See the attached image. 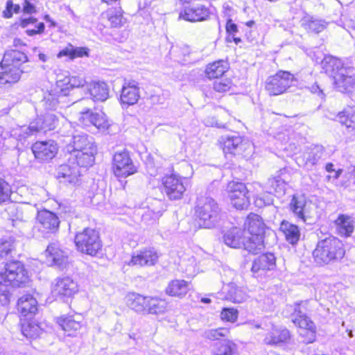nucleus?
Masks as SVG:
<instances>
[{
	"label": "nucleus",
	"instance_id": "obj_1",
	"mask_svg": "<svg viewBox=\"0 0 355 355\" xmlns=\"http://www.w3.org/2000/svg\"><path fill=\"white\" fill-rule=\"evenodd\" d=\"M323 72L329 76L334 85L347 92H355V69L346 67L339 58L327 55L320 62Z\"/></svg>",
	"mask_w": 355,
	"mask_h": 355
},
{
	"label": "nucleus",
	"instance_id": "obj_2",
	"mask_svg": "<svg viewBox=\"0 0 355 355\" xmlns=\"http://www.w3.org/2000/svg\"><path fill=\"white\" fill-rule=\"evenodd\" d=\"M27 55L22 51L12 49L6 51L0 62V83L13 85L18 83L24 72L23 65L28 62Z\"/></svg>",
	"mask_w": 355,
	"mask_h": 355
},
{
	"label": "nucleus",
	"instance_id": "obj_3",
	"mask_svg": "<svg viewBox=\"0 0 355 355\" xmlns=\"http://www.w3.org/2000/svg\"><path fill=\"white\" fill-rule=\"evenodd\" d=\"M312 254L317 265L326 266L340 262L345 257V250L340 240L329 236L318 241Z\"/></svg>",
	"mask_w": 355,
	"mask_h": 355
},
{
	"label": "nucleus",
	"instance_id": "obj_4",
	"mask_svg": "<svg viewBox=\"0 0 355 355\" xmlns=\"http://www.w3.org/2000/svg\"><path fill=\"white\" fill-rule=\"evenodd\" d=\"M195 212L199 225L204 228L214 227L220 218V209L217 202L209 196L198 198Z\"/></svg>",
	"mask_w": 355,
	"mask_h": 355
},
{
	"label": "nucleus",
	"instance_id": "obj_5",
	"mask_svg": "<svg viewBox=\"0 0 355 355\" xmlns=\"http://www.w3.org/2000/svg\"><path fill=\"white\" fill-rule=\"evenodd\" d=\"M295 81L296 78L291 71L278 70L266 78L264 89L270 96H279L286 93Z\"/></svg>",
	"mask_w": 355,
	"mask_h": 355
},
{
	"label": "nucleus",
	"instance_id": "obj_6",
	"mask_svg": "<svg viewBox=\"0 0 355 355\" xmlns=\"http://www.w3.org/2000/svg\"><path fill=\"white\" fill-rule=\"evenodd\" d=\"M311 311L309 301L305 300L286 306L284 311L286 313H290L287 316L299 329H308V328L313 329L316 327L315 323L308 316V313Z\"/></svg>",
	"mask_w": 355,
	"mask_h": 355
},
{
	"label": "nucleus",
	"instance_id": "obj_7",
	"mask_svg": "<svg viewBox=\"0 0 355 355\" xmlns=\"http://www.w3.org/2000/svg\"><path fill=\"white\" fill-rule=\"evenodd\" d=\"M75 243L79 251L91 256L96 255L102 249L99 234L92 228H85L78 233L75 237Z\"/></svg>",
	"mask_w": 355,
	"mask_h": 355
},
{
	"label": "nucleus",
	"instance_id": "obj_8",
	"mask_svg": "<svg viewBox=\"0 0 355 355\" xmlns=\"http://www.w3.org/2000/svg\"><path fill=\"white\" fill-rule=\"evenodd\" d=\"M5 269V272L0 274V279L4 282L20 287L28 281V272L21 262L10 260L6 263Z\"/></svg>",
	"mask_w": 355,
	"mask_h": 355
},
{
	"label": "nucleus",
	"instance_id": "obj_9",
	"mask_svg": "<svg viewBox=\"0 0 355 355\" xmlns=\"http://www.w3.org/2000/svg\"><path fill=\"white\" fill-rule=\"evenodd\" d=\"M232 205L237 209H245L250 205L248 190L245 184L237 181L230 182L226 188Z\"/></svg>",
	"mask_w": 355,
	"mask_h": 355
},
{
	"label": "nucleus",
	"instance_id": "obj_10",
	"mask_svg": "<svg viewBox=\"0 0 355 355\" xmlns=\"http://www.w3.org/2000/svg\"><path fill=\"white\" fill-rule=\"evenodd\" d=\"M212 12L210 8L204 4L188 6L178 13V19L186 21L196 23L205 21L210 19Z\"/></svg>",
	"mask_w": 355,
	"mask_h": 355
},
{
	"label": "nucleus",
	"instance_id": "obj_11",
	"mask_svg": "<svg viewBox=\"0 0 355 355\" xmlns=\"http://www.w3.org/2000/svg\"><path fill=\"white\" fill-rule=\"evenodd\" d=\"M78 121L85 127L94 125L98 129L105 130L110 126V121L103 112L87 109L80 113Z\"/></svg>",
	"mask_w": 355,
	"mask_h": 355
},
{
	"label": "nucleus",
	"instance_id": "obj_12",
	"mask_svg": "<svg viewBox=\"0 0 355 355\" xmlns=\"http://www.w3.org/2000/svg\"><path fill=\"white\" fill-rule=\"evenodd\" d=\"M45 255L46 261L51 266L56 267L59 270H64L69 263L67 252L61 249L60 245L57 243H52L48 245L45 251Z\"/></svg>",
	"mask_w": 355,
	"mask_h": 355
},
{
	"label": "nucleus",
	"instance_id": "obj_13",
	"mask_svg": "<svg viewBox=\"0 0 355 355\" xmlns=\"http://www.w3.org/2000/svg\"><path fill=\"white\" fill-rule=\"evenodd\" d=\"M164 192L171 200H177L182 198L186 187L182 178L176 174L166 175L162 179Z\"/></svg>",
	"mask_w": 355,
	"mask_h": 355
},
{
	"label": "nucleus",
	"instance_id": "obj_14",
	"mask_svg": "<svg viewBox=\"0 0 355 355\" xmlns=\"http://www.w3.org/2000/svg\"><path fill=\"white\" fill-rule=\"evenodd\" d=\"M81 174L82 172L77 166L69 162L59 166L57 178L62 184L75 187L80 183Z\"/></svg>",
	"mask_w": 355,
	"mask_h": 355
},
{
	"label": "nucleus",
	"instance_id": "obj_15",
	"mask_svg": "<svg viewBox=\"0 0 355 355\" xmlns=\"http://www.w3.org/2000/svg\"><path fill=\"white\" fill-rule=\"evenodd\" d=\"M52 293L61 299L71 297L78 291L77 283L69 277H58L55 280Z\"/></svg>",
	"mask_w": 355,
	"mask_h": 355
},
{
	"label": "nucleus",
	"instance_id": "obj_16",
	"mask_svg": "<svg viewBox=\"0 0 355 355\" xmlns=\"http://www.w3.org/2000/svg\"><path fill=\"white\" fill-rule=\"evenodd\" d=\"M37 220L40 225V231L44 234L55 233L58 231L60 223L58 216L55 213L46 209L37 212Z\"/></svg>",
	"mask_w": 355,
	"mask_h": 355
},
{
	"label": "nucleus",
	"instance_id": "obj_17",
	"mask_svg": "<svg viewBox=\"0 0 355 355\" xmlns=\"http://www.w3.org/2000/svg\"><path fill=\"white\" fill-rule=\"evenodd\" d=\"M230 69V64L227 60L219 59L206 64L204 75L209 80H218L225 77Z\"/></svg>",
	"mask_w": 355,
	"mask_h": 355
},
{
	"label": "nucleus",
	"instance_id": "obj_18",
	"mask_svg": "<svg viewBox=\"0 0 355 355\" xmlns=\"http://www.w3.org/2000/svg\"><path fill=\"white\" fill-rule=\"evenodd\" d=\"M17 310L21 317L32 318L38 311L37 300L31 294H26L18 299Z\"/></svg>",
	"mask_w": 355,
	"mask_h": 355
},
{
	"label": "nucleus",
	"instance_id": "obj_19",
	"mask_svg": "<svg viewBox=\"0 0 355 355\" xmlns=\"http://www.w3.org/2000/svg\"><path fill=\"white\" fill-rule=\"evenodd\" d=\"M113 169L114 175L117 177H128L137 171L130 157H114Z\"/></svg>",
	"mask_w": 355,
	"mask_h": 355
},
{
	"label": "nucleus",
	"instance_id": "obj_20",
	"mask_svg": "<svg viewBox=\"0 0 355 355\" xmlns=\"http://www.w3.org/2000/svg\"><path fill=\"white\" fill-rule=\"evenodd\" d=\"M158 260L157 252L152 248L140 250L137 254L132 256L129 265L137 266H154Z\"/></svg>",
	"mask_w": 355,
	"mask_h": 355
},
{
	"label": "nucleus",
	"instance_id": "obj_21",
	"mask_svg": "<svg viewBox=\"0 0 355 355\" xmlns=\"http://www.w3.org/2000/svg\"><path fill=\"white\" fill-rule=\"evenodd\" d=\"M140 98L139 87L130 82L125 83L121 91L120 103L130 106L136 104Z\"/></svg>",
	"mask_w": 355,
	"mask_h": 355
},
{
	"label": "nucleus",
	"instance_id": "obj_22",
	"mask_svg": "<svg viewBox=\"0 0 355 355\" xmlns=\"http://www.w3.org/2000/svg\"><path fill=\"white\" fill-rule=\"evenodd\" d=\"M246 234L245 230L234 227L224 234L223 241L227 246L233 248H241L247 237Z\"/></svg>",
	"mask_w": 355,
	"mask_h": 355
},
{
	"label": "nucleus",
	"instance_id": "obj_23",
	"mask_svg": "<svg viewBox=\"0 0 355 355\" xmlns=\"http://www.w3.org/2000/svg\"><path fill=\"white\" fill-rule=\"evenodd\" d=\"M244 225L250 235L264 237L266 226L259 215L250 214L246 218Z\"/></svg>",
	"mask_w": 355,
	"mask_h": 355
},
{
	"label": "nucleus",
	"instance_id": "obj_24",
	"mask_svg": "<svg viewBox=\"0 0 355 355\" xmlns=\"http://www.w3.org/2000/svg\"><path fill=\"white\" fill-rule=\"evenodd\" d=\"M328 23L323 19L306 15L301 19V26L309 33L319 34L327 27Z\"/></svg>",
	"mask_w": 355,
	"mask_h": 355
},
{
	"label": "nucleus",
	"instance_id": "obj_25",
	"mask_svg": "<svg viewBox=\"0 0 355 355\" xmlns=\"http://www.w3.org/2000/svg\"><path fill=\"white\" fill-rule=\"evenodd\" d=\"M276 259L273 254L266 253L260 255L254 259L251 270L253 273L261 270H271L275 268Z\"/></svg>",
	"mask_w": 355,
	"mask_h": 355
},
{
	"label": "nucleus",
	"instance_id": "obj_26",
	"mask_svg": "<svg viewBox=\"0 0 355 355\" xmlns=\"http://www.w3.org/2000/svg\"><path fill=\"white\" fill-rule=\"evenodd\" d=\"M88 92L94 101H105L109 98V87L105 82L93 81L90 83Z\"/></svg>",
	"mask_w": 355,
	"mask_h": 355
},
{
	"label": "nucleus",
	"instance_id": "obj_27",
	"mask_svg": "<svg viewBox=\"0 0 355 355\" xmlns=\"http://www.w3.org/2000/svg\"><path fill=\"white\" fill-rule=\"evenodd\" d=\"M32 150L34 155H55L58 146L53 140L39 141L33 144Z\"/></svg>",
	"mask_w": 355,
	"mask_h": 355
},
{
	"label": "nucleus",
	"instance_id": "obj_28",
	"mask_svg": "<svg viewBox=\"0 0 355 355\" xmlns=\"http://www.w3.org/2000/svg\"><path fill=\"white\" fill-rule=\"evenodd\" d=\"M148 296L130 293L126 296V304L139 313L146 314Z\"/></svg>",
	"mask_w": 355,
	"mask_h": 355
},
{
	"label": "nucleus",
	"instance_id": "obj_29",
	"mask_svg": "<svg viewBox=\"0 0 355 355\" xmlns=\"http://www.w3.org/2000/svg\"><path fill=\"white\" fill-rule=\"evenodd\" d=\"M243 137L240 136H234L231 137L222 138L218 145L224 154H236L238 149H241L243 146Z\"/></svg>",
	"mask_w": 355,
	"mask_h": 355
},
{
	"label": "nucleus",
	"instance_id": "obj_30",
	"mask_svg": "<svg viewBox=\"0 0 355 355\" xmlns=\"http://www.w3.org/2000/svg\"><path fill=\"white\" fill-rule=\"evenodd\" d=\"M279 230L283 233L286 241L293 245L300 240V231L296 225L283 220L280 224Z\"/></svg>",
	"mask_w": 355,
	"mask_h": 355
},
{
	"label": "nucleus",
	"instance_id": "obj_31",
	"mask_svg": "<svg viewBox=\"0 0 355 355\" xmlns=\"http://www.w3.org/2000/svg\"><path fill=\"white\" fill-rule=\"evenodd\" d=\"M336 230L341 236L349 237L354 230V221L352 217L340 214L335 220Z\"/></svg>",
	"mask_w": 355,
	"mask_h": 355
},
{
	"label": "nucleus",
	"instance_id": "obj_32",
	"mask_svg": "<svg viewBox=\"0 0 355 355\" xmlns=\"http://www.w3.org/2000/svg\"><path fill=\"white\" fill-rule=\"evenodd\" d=\"M285 187V181L281 178L279 171L276 175L269 178L263 187L268 193H275L279 195L284 193Z\"/></svg>",
	"mask_w": 355,
	"mask_h": 355
},
{
	"label": "nucleus",
	"instance_id": "obj_33",
	"mask_svg": "<svg viewBox=\"0 0 355 355\" xmlns=\"http://www.w3.org/2000/svg\"><path fill=\"white\" fill-rule=\"evenodd\" d=\"M189 291L188 282L182 279H175L169 282L166 288L167 295L173 297H182Z\"/></svg>",
	"mask_w": 355,
	"mask_h": 355
},
{
	"label": "nucleus",
	"instance_id": "obj_34",
	"mask_svg": "<svg viewBox=\"0 0 355 355\" xmlns=\"http://www.w3.org/2000/svg\"><path fill=\"white\" fill-rule=\"evenodd\" d=\"M264 237L250 235L243 241L242 248L252 254H258L265 248Z\"/></svg>",
	"mask_w": 355,
	"mask_h": 355
},
{
	"label": "nucleus",
	"instance_id": "obj_35",
	"mask_svg": "<svg viewBox=\"0 0 355 355\" xmlns=\"http://www.w3.org/2000/svg\"><path fill=\"white\" fill-rule=\"evenodd\" d=\"M105 13L111 28L121 27L125 21L123 17L124 12L121 6L107 9Z\"/></svg>",
	"mask_w": 355,
	"mask_h": 355
},
{
	"label": "nucleus",
	"instance_id": "obj_36",
	"mask_svg": "<svg viewBox=\"0 0 355 355\" xmlns=\"http://www.w3.org/2000/svg\"><path fill=\"white\" fill-rule=\"evenodd\" d=\"M336 118L338 121L347 128L355 129V108L347 107L339 112Z\"/></svg>",
	"mask_w": 355,
	"mask_h": 355
},
{
	"label": "nucleus",
	"instance_id": "obj_37",
	"mask_svg": "<svg viewBox=\"0 0 355 355\" xmlns=\"http://www.w3.org/2000/svg\"><path fill=\"white\" fill-rule=\"evenodd\" d=\"M58 323L64 331L68 333V336H73L81 327L80 322L73 316L61 317L58 320Z\"/></svg>",
	"mask_w": 355,
	"mask_h": 355
},
{
	"label": "nucleus",
	"instance_id": "obj_38",
	"mask_svg": "<svg viewBox=\"0 0 355 355\" xmlns=\"http://www.w3.org/2000/svg\"><path fill=\"white\" fill-rule=\"evenodd\" d=\"M166 309L165 300L148 296L146 314H160L164 313Z\"/></svg>",
	"mask_w": 355,
	"mask_h": 355
},
{
	"label": "nucleus",
	"instance_id": "obj_39",
	"mask_svg": "<svg viewBox=\"0 0 355 355\" xmlns=\"http://www.w3.org/2000/svg\"><path fill=\"white\" fill-rule=\"evenodd\" d=\"M215 347V355H234L236 351V345L230 340H220Z\"/></svg>",
	"mask_w": 355,
	"mask_h": 355
},
{
	"label": "nucleus",
	"instance_id": "obj_40",
	"mask_svg": "<svg viewBox=\"0 0 355 355\" xmlns=\"http://www.w3.org/2000/svg\"><path fill=\"white\" fill-rule=\"evenodd\" d=\"M235 85L230 78H220L216 80L213 83V89L215 92L225 95V94L230 92Z\"/></svg>",
	"mask_w": 355,
	"mask_h": 355
},
{
	"label": "nucleus",
	"instance_id": "obj_41",
	"mask_svg": "<svg viewBox=\"0 0 355 355\" xmlns=\"http://www.w3.org/2000/svg\"><path fill=\"white\" fill-rule=\"evenodd\" d=\"M229 289L226 294V299L234 303H242L245 302L248 295L241 288L235 285L228 286Z\"/></svg>",
	"mask_w": 355,
	"mask_h": 355
},
{
	"label": "nucleus",
	"instance_id": "obj_42",
	"mask_svg": "<svg viewBox=\"0 0 355 355\" xmlns=\"http://www.w3.org/2000/svg\"><path fill=\"white\" fill-rule=\"evenodd\" d=\"M290 338V332L288 329H284L280 331L272 332L269 337L264 339L267 345H277L286 342Z\"/></svg>",
	"mask_w": 355,
	"mask_h": 355
},
{
	"label": "nucleus",
	"instance_id": "obj_43",
	"mask_svg": "<svg viewBox=\"0 0 355 355\" xmlns=\"http://www.w3.org/2000/svg\"><path fill=\"white\" fill-rule=\"evenodd\" d=\"M15 254L14 243L10 240L0 239V259L10 261V258L13 257Z\"/></svg>",
	"mask_w": 355,
	"mask_h": 355
},
{
	"label": "nucleus",
	"instance_id": "obj_44",
	"mask_svg": "<svg viewBox=\"0 0 355 355\" xmlns=\"http://www.w3.org/2000/svg\"><path fill=\"white\" fill-rule=\"evenodd\" d=\"M21 331L26 338H36L40 335L42 329L38 324L28 322L22 324Z\"/></svg>",
	"mask_w": 355,
	"mask_h": 355
},
{
	"label": "nucleus",
	"instance_id": "obj_45",
	"mask_svg": "<svg viewBox=\"0 0 355 355\" xmlns=\"http://www.w3.org/2000/svg\"><path fill=\"white\" fill-rule=\"evenodd\" d=\"M306 200L303 196H293L290 203L289 207L292 212L298 218L302 214Z\"/></svg>",
	"mask_w": 355,
	"mask_h": 355
},
{
	"label": "nucleus",
	"instance_id": "obj_46",
	"mask_svg": "<svg viewBox=\"0 0 355 355\" xmlns=\"http://www.w3.org/2000/svg\"><path fill=\"white\" fill-rule=\"evenodd\" d=\"M69 163L77 166L82 171L83 168H87L94 163V157H71Z\"/></svg>",
	"mask_w": 355,
	"mask_h": 355
},
{
	"label": "nucleus",
	"instance_id": "obj_47",
	"mask_svg": "<svg viewBox=\"0 0 355 355\" xmlns=\"http://www.w3.org/2000/svg\"><path fill=\"white\" fill-rule=\"evenodd\" d=\"M71 89V85H69V80L66 76L55 83V91L58 96H68Z\"/></svg>",
	"mask_w": 355,
	"mask_h": 355
},
{
	"label": "nucleus",
	"instance_id": "obj_48",
	"mask_svg": "<svg viewBox=\"0 0 355 355\" xmlns=\"http://www.w3.org/2000/svg\"><path fill=\"white\" fill-rule=\"evenodd\" d=\"M12 287L8 282H4L0 279V302L2 305H7L10 302V289Z\"/></svg>",
	"mask_w": 355,
	"mask_h": 355
},
{
	"label": "nucleus",
	"instance_id": "obj_49",
	"mask_svg": "<svg viewBox=\"0 0 355 355\" xmlns=\"http://www.w3.org/2000/svg\"><path fill=\"white\" fill-rule=\"evenodd\" d=\"M315 209V206L314 204L311 202H306L305 206L303 208L302 211V214H300L298 218L302 219L304 223H311V219L313 218L314 211Z\"/></svg>",
	"mask_w": 355,
	"mask_h": 355
},
{
	"label": "nucleus",
	"instance_id": "obj_50",
	"mask_svg": "<svg viewBox=\"0 0 355 355\" xmlns=\"http://www.w3.org/2000/svg\"><path fill=\"white\" fill-rule=\"evenodd\" d=\"M316 327L308 329H299V336L301 341L305 344L313 343L316 340Z\"/></svg>",
	"mask_w": 355,
	"mask_h": 355
},
{
	"label": "nucleus",
	"instance_id": "obj_51",
	"mask_svg": "<svg viewBox=\"0 0 355 355\" xmlns=\"http://www.w3.org/2000/svg\"><path fill=\"white\" fill-rule=\"evenodd\" d=\"M11 193V188L8 183L0 178V205L9 201Z\"/></svg>",
	"mask_w": 355,
	"mask_h": 355
},
{
	"label": "nucleus",
	"instance_id": "obj_52",
	"mask_svg": "<svg viewBox=\"0 0 355 355\" xmlns=\"http://www.w3.org/2000/svg\"><path fill=\"white\" fill-rule=\"evenodd\" d=\"M239 311L234 308H223L220 313V318L227 322H234L237 320Z\"/></svg>",
	"mask_w": 355,
	"mask_h": 355
},
{
	"label": "nucleus",
	"instance_id": "obj_53",
	"mask_svg": "<svg viewBox=\"0 0 355 355\" xmlns=\"http://www.w3.org/2000/svg\"><path fill=\"white\" fill-rule=\"evenodd\" d=\"M71 60L76 58H87L89 55V49L86 46H74L71 43Z\"/></svg>",
	"mask_w": 355,
	"mask_h": 355
},
{
	"label": "nucleus",
	"instance_id": "obj_54",
	"mask_svg": "<svg viewBox=\"0 0 355 355\" xmlns=\"http://www.w3.org/2000/svg\"><path fill=\"white\" fill-rule=\"evenodd\" d=\"M234 119L228 111L223 110L217 115L216 123L219 127L226 128Z\"/></svg>",
	"mask_w": 355,
	"mask_h": 355
},
{
	"label": "nucleus",
	"instance_id": "obj_55",
	"mask_svg": "<svg viewBox=\"0 0 355 355\" xmlns=\"http://www.w3.org/2000/svg\"><path fill=\"white\" fill-rule=\"evenodd\" d=\"M20 8L19 4H14L12 0H8L6 2V8L3 11V17L6 19H10L12 17L13 13H19Z\"/></svg>",
	"mask_w": 355,
	"mask_h": 355
},
{
	"label": "nucleus",
	"instance_id": "obj_56",
	"mask_svg": "<svg viewBox=\"0 0 355 355\" xmlns=\"http://www.w3.org/2000/svg\"><path fill=\"white\" fill-rule=\"evenodd\" d=\"M272 193L267 192V193L258 196L254 201L256 206L262 207L263 206L272 205L274 200Z\"/></svg>",
	"mask_w": 355,
	"mask_h": 355
},
{
	"label": "nucleus",
	"instance_id": "obj_57",
	"mask_svg": "<svg viewBox=\"0 0 355 355\" xmlns=\"http://www.w3.org/2000/svg\"><path fill=\"white\" fill-rule=\"evenodd\" d=\"M228 330L225 329H210L205 332V337L209 340H218L220 337H224Z\"/></svg>",
	"mask_w": 355,
	"mask_h": 355
},
{
	"label": "nucleus",
	"instance_id": "obj_58",
	"mask_svg": "<svg viewBox=\"0 0 355 355\" xmlns=\"http://www.w3.org/2000/svg\"><path fill=\"white\" fill-rule=\"evenodd\" d=\"M66 77L69 80V85H71L72 89L75 88H83L87 84L85 79L80 76Z\"/></svg>",
	"mask_w": 355,
	"mask_h": 355
},
{
	"label": "nucleus",
	"instance_id": "obj_59",
	"mask_svg": "<svg viewBox=\"0 0 355 355\" xmlns=\"http://www.w3.org/2000/svg\"><path fill=\"white\" fill-rule=\"evenodd\" d=\"M305 157H296L295 162L300 166L307 169H309L312 167L315 162V157H307L306 161L304 160Z\"/></svg>",
	"mask_w": 355,
	"mask_h": 355
},
{
	"label": "nucleus",
	"instance_id": "obj_60",
	"mask_svg": "<svg viewBox=\"0 0 355 355\" xmlns=\"http://www.w3.org/2000/svg\"><path fill=\"white\" fill-rule=\"evenodd\" d=\"M225 31L227 35L234 36L238 31V26L232 19H228L225 23Z\"/></svg>",
	"mask_w": 355,
	"mask_h": 355
},
{
	"label": "nucleus",
	"instance_id": "obj_61",
	"mask_svg": "<svg viewBox=\"0 0 355 355\" xmlns=\"http://www.w3.org/2000/svg\"><path fill=\"white\" fill-rule=\"evenodd\" d=\"M44 24L43 22H39L37 23L35 29H28L26 31V33L29 36L40 35L44 32Z\"/></svg>",
	"mask_w": 355,
	"mask_h": 355
},
{
	"label": "nucleus",
	"instance_id": "obj_62",
	"mask_svg": "<svg viewBox=\"0 0 355 355\" xmlns=\"http://www.w3.org/2000/svg\"><path fill=\"white\" fill-rule=\"evenodd\" d=\"M145 162L146 167L148 169V173L152 176L156 175L157 169L155 168V161L153 157H146V160Z\"/></svg>",
	"mask_w": 355,
	"mask_h": 355
},
{
	"label": "nucleus",
	"instance_id": "obj_63",
	"mask_svg": "<svg viewBox=\"0 0 355 355\" xmlns=\"http://www.w3.org/2000/svg\"><path fill=\"white\" fill-rule=\"evenodd\" d=\"M63 57H66L69 60H71V43H68L64 49H62L58 53L57 58H61Z\"/></svg>",
	"mask_w": 355,
	"mask_h": 355
},
{
	"label": "nucleus",
	"instance_id": "obj_64",
	"mask_svg": "<svg viewBox=\"0 0 355 355\" xmlns=\"http://www.w3.org/2000/svg\"><path fill=\"white\" fill-rule=\"evenodd\" d=\"M23 12L26 14H32L36 12L35 6L29 0H24Z\"/></svg>",
	"mask_w": 355,
	"mask_h": 355
}]
</instances>
